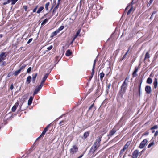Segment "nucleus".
Returning a JSON list of instances; mask_svg holds the SVG:
<instances>
[{
	"label": "nucleus",
	"mask_w": 158,
	"mask_h": 158,
	"mask_svg": "<svg viewBox=\"0 0 158 158\" xmlns=\"http://www.w3.org/2000/svg\"><path fill=\"white\" fill-rule=\"evenodd\" d=\"M128 79L129 78L127 77L125 79L123 83L121 86V90L119 92V94L121 98L123 97V95L126 92L127 88V86Z\"/></svg>",
	"instance_id": "nucleus-1"
},
{
	"label": "nucleus",
	"mask_w": 158,
	"mask_h": 158,
	"mask_svg": "<svg viewBox=\"0 0 158 158\" xmlns=\"http://www.w3.org/2000/svg\"><path fill=\"white\" fill-rule=\"evenodd\" d=\"M101 137H99L96 139V142L94 143L90 148V152L94 153L100 146V142L101 141Z\"/></svg>",
	"instance_id": "nucleus-2"
},
{
	"label": "nucleus",
	"mask_w": 158,
	"mask_h": 158,
	"mask_svg": "<svg viewBox=\"0 0 158 158\" xmlns=\"http://www.w3.org/2000/svg\"><path fill=\"white\" fill-rule=\"evenodd\" d=\"M78 150V147L76 145H73L70 149V153L73 155L76 153Z\"/></svg>",
	"instance_id": "nucleus-3"
},
{
	"label": "nucleus",
	"mask_w": 158,
	"mask_h": 158,
	"mask_svg": "<svg viewBox=\"0 0 158 158\" xmlns=\"http://www.w3.org/2000/svg\"><path fill=\"white\" fill-rule=\"evenodd\" d=\"M97 60H98V59H97V57L96 58V59H95V60H94V61L93 68L92 69V73H91V78H92V77H93V76L94 73L95 64H96V62H97Z\"/></svg>",
	"instance_id": "nucleus-4"
},
{
	"label": "nucleus",
	"mask_w": 158,
	"mask_h": 158,
	"mask_svg": "<svg viewBox=\"0 0 158 158\" xmlns=\"http://www.w3.org/2000/svg\"><path fill=\"white\" fill-rule=\"evenodd\" d=\"M6 56V54L5 52H2L0 54V61L2 62L5 60Z\"/></svg>",
	"instance_id": "nucleus-5"
},
{
	"label": "nucleus",
	"mask_w": 158,
	"mask_h": 158,
	"mask_svg": "<svg viewBox=\"0 0 158 158\" xmlns=\"http://www.w3.org/2000/svg\"><path fill=\"white\" fill-rule=\"evenodd\" d=\"M139 153V151L138 150H136L134 151L132 154V158H137Z\"/></svg>",
	"instance_id": "nucleus-6"
},
{
	"label": "nucleus",
	"mask_w": 158,
	"mask_h": 158,
	"mask_svg": "<svg viewBox=\"0 0 158 158\" xmlns=\"http://www.w3.org/2000/svg\"><path fill=\"white\" fill-rule=\"evenodd\" d=\"M148 141L147 139H144L140 143L139 148H143L145 146V144Z\"/></svg>",
	"instance_id": "nucleus-7"
},
{
	"label": "nucleus",
	"mask_w": 158,
	"mask_h": 158,
	"mask_svg": "<svg viewBox=\"0 0 158 158\" xmlns=\"http://www.w3.org/2000/svg\"><path fill=\"white\" fill-rule=\"evenodd\" d=\"M145 90L147 94H150L152 92V89L151 87L148 85L146 86L145 87Z\"/></svg>",
	"instance_id": "nucleus-8"
},
{
	"label": "nucleus",
	"mask_w": 158,
	"mask_h": 158,
	"mask_svg": "<svg viewBox=\"0 0 158 158\" xmlns=\"http://www.w3.org/2000/svg\"><path fill=\"white\" fill-rule=\"evenodd\" d=\"M19 105V103L18 102H17L15 103V104L14 105V106H13L12 108V110L13 112H15L17 109V107Z\"/></svg>",
	"instance_id": "nucleus-9"
},
{
	"label": "nucleus",
	"mask_w": 158,
	"mask_h": 158,
	"mask_svg": "<svg viewBox=\"0 0 158 158\" xmlns=\"http://www.w3.org/2000/svg\"><path fill=\"white\" fill-rule=\"evenodd\" d=\"M138 68L137 67H136L135 68V69L132 73V75L133 77H136L137 75V72L138 71Z\"/></svg>",
	"instance_id": "nucleus-10"
},
{
	"label": "nucleus",
	"mask_w": 158,
	"mask_h": 158,
	"mask_svg": "<svg viewBox=\"0 0 158 158\" xmlns=\"http://www.w3.org/2000/svg\"><path fill=\"white\" fill-rule=\"evenodd\" d=\"M158 83L157 81V79L156 78H155L153 82V85L154 88L156 89Z\"/></svg>",
	"instance_id": "nucleus-11"
},
{
	"label": "nucleus",
	"mask_w": 158,
	"mask_h": 158,
	"mask_svg": "<svg viewBox=\"0 0 158 158\" xmlns=\"http://www.w3.org/2000/svg\"><path fill=\"white\" fill-rule=\"evenodd\" d=\"M49 75V73H46L45 74L44 77L43 78L42 81H42V82H44L46 80V79L47 78L48 76Z\"/></svg>",
	"instance_id": "nucleus-12"
},
{
	"label": "nucleus",
	"mask_w": 158,
	"mask_h": 158,
	"mask_svg": "<svg viewBox=\"0 0 158 158\" xmlns=\"http://www.w3.org/2000/svg\"><path fill=\"white\" fill-rule=\"evenodd\" d=\"M60 5V2H58L56 6L54 7L53 10V13L54 14L55 13L56 10L59 7Z\"/></svg>",
	"instance_id": "nucleus-13"
},
{
	"label": "nucleus",
	"mask_w": 158,
	"mask_h": 158,
	"mask_svg": "<svg viewBox=\"0 0 158 158\" xmlns=\"http://www.w3.org/2000/svg\"><path fill=\"white\" fill-rule=\"evenodd\" d=\"M31 76H29L27 77L26 79V83L27 84H29L31 80Z\"/></svg>",
	"instance_id": "nucleus-14"
},
{
	"label": "nucleus",
	"mask_w": 158,
	"mask_h": 158,
	"mask_svg": "<svg viewBox=\"0 0 158 158\" xmlns=\"http://www.w3.org/2000/svg\"><path fill=\"white\" fill-rule=\"evenodd\" d=\"M41 89L38 86L36 87L34 91V92L33 93V95H34L37 94L38 92Z\"/></svg>",
	"instance_id": "nucleus-15"
},
{
	"label": "nucleus",
	"mask_w": 158,
	"mask_h": 158,
	"mask_svg": "<svg viewBox=\"0 0 158 158\" xmlns=\"http://www.w3.org/2000/svg\"><path fill=\"white\" fill-rule=\"evenodd\" d=\"M116 132V130L114 129H113L110 132L109 135L110 136H112Z\"/></svg>",
	"instance_id": "nucleus-16"
},
{
	"label": "nucleus",
	"mask_w": 158,
	"mask_h": 158,
	"mask_svg": "<svg viewBox=\"0 0 158 158\" xmlns=\"http://www.w3.org/2000/svg\"><path fill=\"white\" fill-rule=\"evenodd\" d=\"M33 99V97H30L28 101V106L31 105L32 102V101Z\"/></svg>",
	"instance_id": "nucleus-17"
},
{
	"label": "nucleus",
	"mask_w": 158,
	"mask_h": 158,
	"mask_svg": "<svg viewBox=\"0 0 158 158\" xmlns=\"http://www.w3.org/2000/svg\"><path fill=\"white\" fill-rule=\"evenodd\" d=\"M130 144V142H127L126 143L125 145L124 146L123 149L124 150H125L129 146V145Z\"/></svg>",
	"instance_id": "nucleus-18"
},
{
	"label": "nucleus",
	"mask_w": 158,
	"mask_h": 158,
	"mask_svg": "<svg viewBox=\"0 0 158 158\" xmlns=\"http://www.w3.org/2000/svg\"><path fill=\"white\" fill-rule=\"evenodd\" d=\"M81 29H79L78 30V31L76 33L75 36L74 37H75V38H76L77 36H80V33L81 32Z\"/></svg>",
	"instance_id": "nucleus-19"
},
{
	"label": "nucleus",
	"mask_w": 158,
	"mask_h": 158,
	"mask_svg": "<svg viewBox=\"0 0 158 158\" xmlns=\"http://www.w3.org/2000/svg\"><path fill=\"white\" fill-rule=\"evenodd\" d=\"M152 82V79L148 77L147 80V83L149 84H151Z\"/></svg>",
	"instance_id": "nucleus-20"
},
{
	"label": "nucleus",
	"mask_w": 158,
	"mask_h": 158,
	"mask_svg": "<svg viewBox=\"0 0 158 158\" xmlns=\"http://www.w3.org/2000/svg\"><path fill=\"white\" fill-rule=\"evenodd\" d=\"M58 33H59V32L57 31L56 30L54 32L52 33L51 37H53L54 36L56 35Z\"/></svg>",
	"instance_id": "nucleus-21"
},
{
	"label": "nucleus",
	"mask_w": 158,
	"mask_h": 158,
	"mask_svg": "<svg viewBox=\"0 0 158 158\" xmlns=\"http://www.w3.org/2000/svg\"><path fill=\"white\" fill-rule=\"evenodd\" d=\"M71 54L72 52L70 51V50L68 49L67 51L65 53V55L67 56H69Z\"/></svg>",
	"instance_id": "nucleus-22"
},
{
	"label": "nucleus",
	"mask_w": 158,
	"mask_h": 158,
	"mask_svg": "<svg viewBox=\"0 0 158 158\" xmlns=\"http://www.w3.org/2000/svg\"><path fill=\"white\" fill-rule=\"evenodd\" d=\"M44 7L43 6L40 7L37 11V13H40L44 9Z\"/></svg>",
	"instance_id": "nucleus-23"
},
{
	"label": "nucleus",
	"mask_w": 158,
	"mask_h": 158,
	"mask_svg": "<svg viewBox=\"0 0 158 158\" xmlns=\"http://www.w3.org/2000/svg\"><path fill=\"white\" fill-rule=\"evenodd\" d=\"M150 58V56L149 53L148 52H147L146 54L144 60H146V59H148Z\"/></svg>",
	"instance_id": "nucleus-24"
},
{
	"label": "nucleus",
	"mask_w": 158,
	"mask_h": 158,
	"mask_svg": "<svg viewBox=\"0 0 158 158\" xmlns=\"http://www.w3.org/2000/svg\"><path fill=\"white\" fill-rule=\"evenodd\" d=\"M21 70L19 69L18 70L15 71L14 73V75L15 76H17L21 72Z\"/></svg>",
	"instance_id": "nucleus-25"
},
{
	"label": "nucleus",
	"mask_w": 158,
	"mask_h": 158,
	"mask_svg": "<svg viewBox=\"0 0 158 158\" xmlns=\"http://www.w3.org/2000/svg\"><path fill=\"white\" fill-rule=\"evenodd\" d=\"M50 5V3L49 2H47L45 4V8L46 10H48V7Z\"/></svg>",
	"instance_id": "nucleus-26"
},
{
	"label": "nucleus",
	"mask_w": 158,
	"mask_h": 158,
	"mask_svg": "<svg viewBox=\"0 0 158 158\" xmlns=\"http://www.w3.org/2000/svg\"><path fill=\"white\" fill-rule=\"evenodd\" d=\"M37 73H36L35 75L33 76L32 77V81L33 83H35L36 77L37 76Z\"/></svg>",
	"instance_id": "nucleus-27"
},
{
	"label": "nucleus",
	"mask_w": 158,
	"mask_h": 158,
	"mask_svg": "<svg viewBox=\"0 0 158 158\" xmlns=\"http://www.w3.org/2000/svg\"><path fill=\"white\" fill-rule=\"evenodd\" d=\"M64 28V27L63 26H61L59 28H58L56 30L59 33L60 31L62 30Z\"/></svg>",
	"instance_id": "nucleus-28"
},
{
	"label": "nucleus",
	"mask_w": 158,
	"mask_h": 158,
	"mask_svg": "<svg viewBox=\"0 0 158 158\" xmlns=\"http://www.w3.org/2000/svg\"><path fill=\"white\" fill-rule=\"evenodd\" d=\"M104 76V74L102 72L100 74V79L101 80H102Z\"/></svg>",
	"instance_id": "nucleus-29"
},
{
	"label": "nucleus",
	"mask_w": 158,
	"mask_h": 158,
	"mask_svg": "<svg viewBox=\"0 0 158 158\" xmlns=\"http://www.w3.org/2000/svg\"><path fill=\"white\" fill-rule=\"evenodd\" d=\"M48 19H45L41 23V25H44L46 23L48 22Z\"/></svg>",
	"instance_id": "nucleus-30"
},
{
	"label": "nucleus",
	"mask_w": 158,
	"mask_h": 158,
	"mask_svg": "<svg viewBox=\"0 0 158 158\" xmlns=\"http://www.w3.org/2000/svg\"><path fill=\"white\" fill-rule=\"evenodd\" d=\"M46 132H47L45 130H44L43 131L41 135L39 137V138L41 137H43Z\"/></svg>",
	"instance_id": "nucleus-31"
},
{
	"label": "nucleus",
	"mask_w": 158,
	"mask_h": 158,
	"mask_svg": "<svg viewBox=\"0 0 158 158\" xmlns=\"http://www.w3.org/2000/svg\"><path fill=\"white\" fill-rule=\"evenodd\" d=\"M158 126L157 125H155L153 126V127L151 128L150 130H152L154 129H157L158 128Z\"/></svg>",
	"instance_id": "nucleus-32"
},
{
	"label": "nucleus",
	"mask_w": 158,
	"mask_h": 158,
	"mask_svg": "<svg viewBox=\"0 0 158 158\" xmlns=\"http://www.w3.org/2000/svg\"><path fill=\"white\" fill-rule=\"evenodd\" d=\"M142 82V80H141L139 81V87H138L139 89H141V85Z\"/></svg>",
	"instance_id": "nucleus-33"
},
{
	"label": "nucleus",
	"mask_w": 158,
	"mask_h": 158,
	"mask_svg": "<svg viewBox=\"0 0 158 158\" xmlns=\"http://www.w3.org/2000/svg\"><path fill=\"white\" fill-rule=\"evenodd\" d=\"M89 135V133L88 132H86L84 134L83 136L85 138H86Z\"/></svg>",
	"instance_id": "nucleus-34"
},
{
	"label": "nucleus",
	"mask_w": 158,
	"mask_h": 158,
	"mask_svg": "<svg viewBox=\"0 0 158 158\" xmlns=\"http://www.w3.org/2000/svg\"><path fill=\"white\" fill-rule=\"evenodd\" d=\"M133 9V7L132 6H131V8L128 10V12L127 13V15H129L130 14L132 10Z\"/></svg>",
	"instance_id": "nucleus-35"
},
{
	"label": "nucleus",
	"mask_w": 158,
	"mask_h": 158,
	"mask_svg": "<svg viewBox=\"0 0 158 158\" xmlns=\"http://www.w3.org/2000/svg\"><path fill=\"white\" fill-rule=\"evenodd\" d=\"M154 144V143L153 142H152L150 143L149 145H148V148H150Z\"/></svg>",
	"instance_id": "nucleus-36"
},
{
	"label": "nucleus",
	"mask_w": 158,
	"mask_h": 158,
	"mask_svg": "<svg viewBox=\"0 0 158 158\" xmlns=\"http://www.w3.org/2000/svg\"><path fill=\"white\" fill-rule=\"evenodd\" d=\"M11 0H8L6 2H5L3 3V4L5 5H6L7 4L11 2Z\"/></svg>",
	"instance_id": "nucleus-37"
},
{
	"label": "nucleus",
	"mask_w": 158,
	"mask_h": 158,
	"mask_svg": "<svg viewBox=\"0 0 158 158\" xmlns=\"http://www.w3.org/2000/svg\"><path fill=\"white\" fill-rule=\"evenodd\" d=\"M154 0H150L147 6H149L153 2Z\"/></svg>",
	"instance_id": "nucleus-38"
},
{
	"label": "nucleus",
	"mask_w": 158,
	"mask_h": 158,
	"mask_svg": "<svg viewBox=\"0 0 158 158\" xmlns=\"http://www.w3.org/2000/svg\"><path fill=\"white\" fill-rule=\"evenodd\" d=\"M26 66V65L25 64H23V65L19 69L21 71V70L22 69H24V68H25V67Z\"/></svg>",
	"instance_id": "nucleus-39"
},
{
	"label": "nucleus",
	"mask_w": 158,
	"mask_h": 158,
	"mask_svg": "<svg viewBox=\"0 0 158 158\" xmlns=\"http://www.w3.org/2000/svg\"><path fill=\"white\" fill-rule=\"evenodd\" d=\"M125 150H124L123 149H121L120 152V155L121 156H122V154L123 153V152Z\"/></svg>",
	"instance_id": "nucleus-40"
},
{
	"label": "nucleus",
	"mask_w": 158,
	"mask_h": 158,
	"mask_svg": "<svg viewBox=\"0 0 158 158\" xmlns=\"http://www.w3.org/2000/svg\"><path fill=\"white\" fill-rule=\"evenodd\" d=\"M32 68L31 67H29L27 70V73H29L31 71Z\"/></svg>",
	"instance_id": "nucleus-41"
},
{
	"label": "nucleus",
	"mask_w": 158,
	"mask_h": 158,
	"mask_svg": "<svg viewBox=\"0 0 158 158\" xmlns=\"http://www.w3.org/2000/svg\"><path fill=\"white\" fill-rule=\"evenodd\" d=\"M44 83V82H42V81H41L40 85L39 86H38L41 89L42 88V86H43V84Z\"/></svg>",
	"instance_id": "nucleus-42"
},
{
	"label": "nucleus",
	"mask_w": 158,
	"mask_h": 158,
	"mask_svg": "<svg viewBox=\"0 0 158 158\" xmlns=\"http://www.w3.org/2000/svg\"><path fill=\"white\" fill-rule=\"evenodd\" d=\"M11 1H12V3L11 4L12 5H14L15 4V3L17 2L16 0H11Z\"/></svg>",
	"instance_id": "nucleus-43"
},
{
	"label": "nucleus",
	"mask_w": 158,
	"mask_h": 158,
	"mask_svg": "<svg viewBox=\"0 0 158 158\" xmlns=\"http://www.w3.org/2000/svg\"><path fill=\"white\" fill-rule=\"evenodd\" d=\"M53 46L52 45H51L47 48L48 50H50L52 48Z\"/></svg>",
	"instance_id": "nucleus-44"
},
{
	"label": "nucleus",
	"mask_w": 158,
	"mask_h": 158,
	"mask_svg": "<svg viewBox=\"0 0 158 158\" xmlns=\"http://www.w3.org/2000/svg\"><path fill=\"white\" fill-rule=\"evenodd\" d=\"M32 38H31L28 41V42H27V44H29L30 43H31V41H32Z\"/></svg>",
	"instance_id": "nucleus-45"
},
{
	"label": "nucleus",
	"mask_w": 158,
	"mask_h": 158,
	"mask_svg": "<svg viewBox=\"0 0 158 158\" xmlns=\"http://www.w3.org/2000/svg\"><path fill=\"white\" fill-rule=\"evenodd\" d=\"M127 55V53H125V54L124 55V56H123L122 58V60H123L126 57V56Z\"/></svg>",
	"instance_id": "nucleus-46"
},
{
	"label": "nucleus",
	"mask_w": 158,
	"mask_h": 158,
	"mask_svg": "<svg viewBox=\"0 0 158 158\" xmlns=\"http://www.w3.org/2000/svg\"><path fill=\"white\" fill-rule=\"evenodd\" d=\"M75 39H76L75 37H74V38H73V40H72V41L70 43V44H73V41H74V40Z\"/></svg>",
	"instance_id": "nucleus-47"
},
{
	"label": "nucleus",
	"mask_w": 158,
	"mask_h": 158,
	"mask_svg": "<svg viewBox=\"0 0 158 158\" xmlns=\"http://www.w3.org/2000/svg\"><path fill=\"white\" fill-rule=\"evenodd\" d=\"M158 135V131H156L154 134V136H156Z\"/></svg>",
	"instance_id": "nucleus-48"
},
{
	"label": "nucleus",
	"mask_w": 158,
	"mask_h": 158,
	"mask_svg": "<svg viewBox=\"0 0 158 158\" xmlns=\"http://www.w3.org/2000/svg\"><path fill=\"white\" fill-rule=\"evenodd\" d=\"M156 13V12H154L151 15V17H150V19H152L153 17V14H155Z\"/></svg>",
	"instance_id": "nucleus-49"
},
{
	"label": "nucleus",
	"mask_w": 158,
	"mask_h": 158,
	"mask_svg": "<svg viewBox=\"0 0 158 158\" xmlns=\"http://www.w3.org/2000/svg\"><path fill=\"white\" fill-rule=\"evenodd\" d=\"M94 106L93 104L91 105L89 107V110H90L92 108H93Z\"/></svg>",
	"instance_id": "nucleus-50"
},
{
	"label": "nucleus",
	"mask_w": 158,
	"mask_h": 158,
	"mask_svg": "<svg viewBox=\"0 0 158 158\" xmlns=\"http://www.w3.org/2000/svg\"><path fill=\"white\" fill-rule=\"evenodd\" d=\"M149 134V132H146L143 135H148Z\"/></svg>",
	"instance_id": "nucleus-51"
},
{
	"label": "nucleus",
	"mask_w": 158,
	"mask_h": 158,
	"mask_svg": "<svg viewBox=\"0 0 158 158\" xmlns=\"http://www.w3.org/2000/svg\"><path fill=\"white\" fill-rule=\"evenodd\" d=\"M13 89V85L12 84L10 86V89L11 90H12Z\"/></svg>",
	"instance_id": "nucleus-52"
},
{
	"label": "nucleus",
	"mask_w": 158,
	"mask_h": 158,
	"mask_svg": "<svg viewBox=\"0 0 158 158\" xmlns=\"http://www.w3.org/2000/svg\"><path fill=\"white\" fill-rule=\"evenodd\" d=\"M6 62L5 61H3L2 62V65H6Z\"/></svg>",
	"instance_id": "nucleus-53"
},
{
	"label": "nucleus",
	"mask_w": 158,
	"mask_h": 158,
	"mask_svg": "<svg viewBox=\"0 0 158 158\" xmlns=\"http://www.w3.org/2000/svg\"><path fill=\"white\" fill-rule=\"evenodd\" d=\"M49 126H50V124L46 126V127L45 128H47V129H48V128L49 127Z\"/></svg>",
	"instance_id": "nucleus-54"
},
{
	"label": "nucleus",
	"mask_w": 158,
	"mask_h": 158,
	"mask_svg": "<svg viewBox=\"0 0 158 158\" xmlns=\"http://www.w3.org/2000/svg\"><path fill=\"white\" fill-rule=\"evenodd\" d=\"M36 9L35 8H34L33 9V12H35L36 11Z\"/></svg>",
	"instance_id": "nucleus-55"
},
{
	"label": "nucleus",
	"mask_w": 158,
	"mask_h": 158,
	"mask_svg": "<svg viewBox=\"0 0 158 158\" xmlns=\"http://www.w3.org/2000/svg\"><path fill=\"white\" fill-rule=\"evenodd\" d=\"M83 156V155H81V156H80L79 157H78V158H81L82 157V156Z\"/></svg>",
	"instance_id": "nucleus-56"
},
{
	"label": "nucleus",
	"mask_w": 158,
	"mask_h": 158,
	"mask_svg": "<svg viewBox=\"0 0 158 158\" xmlns=\"http://www.w3.org/2000/svg\"><path fill=\"white\" fill-rule=\"evenodd\" d=\"M24 8L25 9V10L26 11L27 10V7L26 6H24Z\"/></svg>",
	"instance_id": "nucleus-57"
},
{
	"label": "nucleus",
	"mask_w": 158,
	"mask_h": 158,
	"mask_svg": "<svg viewBox=\"0 0 158 158\" xmlns=\"http://www.w3.org/2000/svg\"><path fill=\"white\" fill-rule=\"evenodd\" d=\"M44 130L47 131L48 130V129H47V128H45Z\"/></svg>",
	"instance_id": "nucleus-58"
},
{
	"label": "nucleus",
	"mask_w": 158,
	"mask_h": 158,
	"mask_svg": "<svg viewBox=\"0 0 158 158\" xmlns=\"http://www.w3.org/2000/svg\"><path fill=\"white\" fill-rule=\"evenodd\" d=\"M152 130V133H154L155 131V130Z\"/></svg>",
	"instance_id": "nucleus-59"
},
{
	"label": "nucleus",
	"mask_w": 158,
	"mask_h": 158,
	"mask_svg": "<svg viewBox=\"0 0 158 158\" xmlns=\"http://www.w3.org/2000/svg\"><path fill=\"white\" fill-rule=\"evenodd\" d=\"M3 35L2 34H0V38L2 37Z\"/></svg>",
	"instance_id": "nucleus-60"
},
{
	"label": "nucleus",
	"mask_w": 158,
	"mask_h": 158,
	"mask_svg": "<svg viewBox=\"0 0 158 158\" xmlns=\"http://www.w3.org/2000/svg\"><path fill=\"white\" fill-rule=\"evenodd\" d=\"M140 89H139V94H140Z\"/></svg>",
	"instance_id": "nucleus-61"
},
{
	"label": "nucleus",
	"mask_w": 158,
	"mask_h": 158,
	"mask_svg": "<svg viewBox=\"0 0 158 158\" xmlns=\"http://www.w3.org/2000/svg\"><path fill=\"white\" fill-rule=\"evenodd\" d=\"M129 49H128V50L126 52V53H127H127H128V52H129Z\"/></svg>",
	"instance_id": "nucleus-62"
},
{
	"label": "nucleus",
	"mask_w": 158,
	"mask_h": 158,
	"mask_svg": "<svg viewBox=\"0 0 158 158\" xmlns=\"http://www.w3.org/2000/svg\"><path fill=\"white\" fill-rule=\"evenodd\" d=\"M37 7H38V6H37L35 8L37 10Z\"/></svg>",
	"instance_id": "nucleus-63"
},
{
	"label": "nucleus",
	"mask_w": 158,
	"mask_h": 158,
	"mask_svg": "<svg viewBox=\"0 0 158 158\" xmlns=\"http://www.w3.org/2000/svg\"><path fill=\"white\" fill-rule=\"evenodd\" d=\"M37 7H38V6H37L35 8L37 10Z\"/></svg>",
	"instance_id": "nucleus-64"
}]
</instances>
